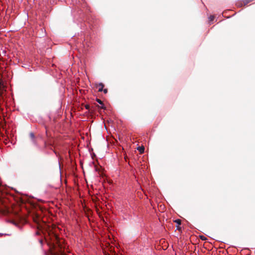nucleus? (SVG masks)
I'll return each instance as SVG.
<instances>
[{
	"mask_svg": "<svg viewBox=\"0 0 255 255\" xmlns=\"http://www.w3.org/2000/svg\"><path fill=\"white\" fill-rule=\"evenodd\" d=\"M254 0H243L240 4H239V6H243V5H246L249 2L253 1Z\"/></svg>",
	"mask_w": 255,
	"mask_h": 255,
	"instance_id": "1",
	"label": "nucleus"
},
{
	"mask_svg": "<svg viewBox=\"0 0 255 255\" xmlns=\"http://www.w3.org/2000/svg\"><path fill=\"white\" fill-rule=\"evenodd\" d=\"M58 248H59V249H57V247H56L55 246H54V248H55V249H54L55 250L54 254L55 253V254L56 253V254L62 253L63 252V251L62 250V247H60V245H59V244L58 245Z\"/></svg>",
	"mask_w": 255,
	"mask_h": 255,
	"instance_id": "2",
	"label": "nucleus"
},
{
	"mask_svg": "<svg viewBox=\"0 0 255 255\" xmlns=\"http://www.w3.org/2000/svg\"><path fill=\"white\" fill-rule=\"evenodd\" d=\"M137 150L139 151L140 153H142L144 152V147L143 146H139L137 147Z\"/></svg>",
	"mask_w": 255,
	"mask_h": 255,
	"instance_id": "3",
	"label": "nucleus"
},
{
	"mask_svg": "<svg viewBox=\"0 0 255 255\" xmlns=\"http://www.w3.org/2000/svg\"><path fill=\"white\" fill-rule=\"evenodd\" d=\"M98 86L100 87V88H99V89L98 90V91L99 92H102L103 91V88L104 87V85L103 83H99L98 84Z\"/></svg>",
	"mask_w": 255,
	"mask_h": 255,
	"instance_id": "4",
	"label": "nucleus"
},
{
	"mask_svg": "<svg viewBox=\"0 0 255 255\" xmlns=\"http://www.w3.org/2000/svg\"><path fill=\"white\" fill-rule=\"evenodd\" d=\"M175 222L176 223H177V224L178 225V226H177V229L178 230H180V229H181V228H180V227H179V226L180 225H181V220H180V219H177V220H176L175 221Z\"/></svg>",
	"mask_w": 255,
	"mask_h": 255,
	"instance_id": "5",
	"label": "nucleus"
},
{
	"mask_svg": "<svg viewBox=\"0 0 255 255\" xmlns=\"http://www.w3.org/2000/svg\"><path fill=\"white\" fill-rule=\"evenodd\" d=\"M199 237H200V239L201 240H202V241H206V240H207V238L205 236H204L203 235H200L199 236Z\"/></svg>",
	"mask_w": 255,
	"mask_h": 255,
	"instance_id": "6",
	"label": "nucleus"
},
{
	"mask_svg": "<svg viewBox=\"0 0 255 255\" xmlns=\"http://www.w3.org/2000/svg\"><path fill=\"white\" fill-rule=\"evenodd\" d=\"M29 136H30V138L32 139H34V134L33 133L30 132V134H29Z\"/></svg>",
	"mask_w": 255,
	"mask_h": 255,
	"instance_id": "7",
	"label": "nucleus"
},
{
	"mask_svg": "<svg viewBox=\"0 0 255 255\" xmlns=\"http://www.w3.org/2000/svg\"><path fill=\"white\" fill-rule=\"evenodd\" d=\"M214 18H215L214 16H213V15H211V16L209 17V20H210V21H213V20L214 19Z\"/></svg>",
	"mask_w": 255,
	"mask_h": 255,
	"instance_id": "8",
	"label": "nucleus"
},
{
	"mask_svg": "<svg viewBox=\"0 0 255 255\" xmlns=\"http://www.w3.org/2000/svg\"><path fill=\"white\" fill-rule=\"evenodd\" d=\"M96 101L97 102H98L99 104H100L101 105H103V102L101 100H100L99 99H97Z\"/></svg>",
	"mask_w": 255,
	"mask_h": 255,
	"instance_id": "9",
	"label": "nucleus"
},
{
	"mask_svg": "<svg viewBox=\"0 0 255 255\" xmlns=\"http://www.w3.org/2000/svg\"><path fill=\"white\" fill-rule=\"evenodd\" d=\"M85 108L88 110H90V106L89 105H85Z\"/></svg>",
	"mask_w": 255,
	"mask_h": 255,
	"instance_id": "10",
	"label": "nucleus"
},
{
	"mask_svg": "<svg viewBox=\"0 0 255 255\" xmlns=\"http://www.w3.org/2000/svg\"><path fill=\"white\" fill-rule=\"evenodd\" d=\"M103 91H104V93H105V94H106L108 92V89H105L104 90H103Z\"/></svg>",
	"mask_w": 255,
	"mask_h": 255,
	"instance_id": "11",
	"label": "nucleus"
},
{
	"mask_svg": "<svg viewBox=\"0 0 255 255\" xmlns=\"http://www.w3.org/2000/svg\"><path fill=\"white\" fill-rule=\"evenodd\" d=\"M99 107L101 108V109H105V107L104 106H102L101 107Z\"/></svg>",
	"mask_w": 255,
	"mask_h": 255,
	"instance_id": "12",
	"label": "nucleus"
},
{
	"mask_svg": "<svg viewBox=\"0 0 255 255\" xmlns=\"http://www.w3.org/2000/svg\"><path fill=\"white\" fill-rule=\"evenodd\" d=\"M56 240H57V244H59V243H58V242H59V241H58V238H57V237H56Z\"/></svg>",
	"mask_w": 255,
	"mask_h": 255,
	"instance_id": "13",
	"label": "nucleus"
},
{
	"mask_svg": "<svg viewBox=\"0 0 255 255\" xmlns=\"http://www.w3.org/2000/svg\"><path fill=\"white\" fill-rule=\"evenodd\" d=\"M40 243H41V244H42V240H40Z\"/></svg>",
	"mask_w": 255,
	"mask_h": 255,
	"instance_id": "14",
	"label": "nucleus"
}]
</instances>
